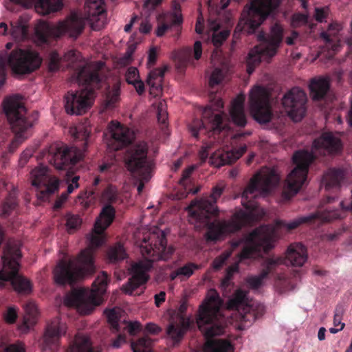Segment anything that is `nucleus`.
<instances>
[{
    "instance_id": "nucleus-1",
    "label": "nucleus",
    "mask_w": 352,
    "mask_h": 352,
    "mask_svg": "<svg viewBox=\"0 0 352 352\" xmlns=\"http://www.w3.org/2000/svg\"><path fill=\"white\" fill-rule=\"evenodd\" d=\"M224 190L225 185L222 182L218 183L212 187L208 197L192 201L188 207L189 221L197 225V227L207 228L206 237L208 241H217L228 234H234L253 220L250 212L241 210L236 212L230 220L214 219L210 221L212 217H217L219 215L217 201Z\"/></svg>"
},
{
    "instance_id": "nucleus-2",
    "label": "nucleus",
    "mask_w": 352,
    "mask_h": 352,
    "mask_svg": "<svg viewBox=\"0 0 352 352\" xmlns=\"http://www.w3.org/2000/svg\"><path fill=\"white\" fill-rule=\"evenodd\" d=\"M222 300L214 289L208 291L205 302L200 305L196 317L199 331L208 339L204 344V352H233L231 342L222 339H210L224 333L226 324L220 312Z\"/></svg>"
},
{
    "instance_id": "nucleus-3",
    "label": "nucleus",
    "mask_w": 352,
    "mask_h": 352,
    "mask_svg": "<svg viewBox=\"0 0 352 352\" xmlns=\"http://www.w3.org/2000/svg\"><path fill=\"white\" fill-rule=\"evenodd\" d=\"M140 248L144 259L132 266L133 274L122 287L126 294L132 295L136 289L147 282L146 272L153 267L155 261H167L175 252L173 247L167 246L166 234L162 230L148 233L143 238Z\"/></svg>"
},
{
    "instance_id": "nucleus-4",
    "label": "nucleus",
    "mask_w": 352,
    "mask_h": 352,
    "mask_svg": "<svg viewBox=\"0 0 352 352\" xmlns=\"http://www.w3.org/2000/svg\"><path fill=\"white\" fill-rule=\"evenodd\" d=\"M342 149L341 141L335 137L332 133H323L320 138L314 140L311 151L300 150L296 151L292 157L295 167L288 175L286 179V186L283 191V196L290 199L295 195L302 188L307 180L310 164L316 158L315 155L326 153L329 154L337 153Z\"/></svg>"
},
{
    "instance_id": "nucleus-5",
    "label": "nucleus",
    "mask_w": 352,
    "mask_h": 352,
    "mask_svg": "<svg viewBox=\"0 0 352 352\" xmlns=\"http://www.w3.org/2000/svg\"><path fill=\"white\" fill-rule=\"evenodd\" d=\"M102 63L92 69L84 65L78 69L73 78L83 87L75 91H69L65 96V109L68 114L81 115L85 113L92 104L96 87H98L101 79L100 70Z\"/></svg>"
},
{
    "instance_id": "nucleus-6",
    "label": "nucleus",
    "mask_w": 352,
    "mask_h": 352,
    "mask_svg": "<svg viewBox=\"0 0 352 352\" xmlns=\"http://www.w3.org/2000/svg\"><path fill=\"white\" fill-rule=\"evenodd\" d=\"M307 259V250L301 243L290 245L285 254V256H269L263 259L262 270L258 276H252L247 278L246 282L252 289H258L263 284V280L271 276L276 280L285 278L284 267L291 265L294 267H301Z\"/></svg>"
},
{
    "instance_id": "nucleus-7",
    "label": "nucleus",
    "mask_w": 352,
    "mask_h": 352,
    "mask_svg": "<svg viewBox=\"0 0 352 352\" xmlns=\"http://www.w3.org/2000/svg\"><path fill=\"white\" fill-rule=\"evenodd\" d=\"M276 241V232L274 228L270 226H261L244 237L232 239L230 246L234 250L243 245L237 257L239 262L245 259L254 258L262 252L268 253L274 247Z\"/></svg>"
},
{
    "instance_id": "nucleus-8",
    "label": "nucleus",
    "mask_w": 352,
    "mask_h": 352,
    "mask_svg": "<svg viewBox=\"0 0 352 352\" xmlns=\"http://www.w3.org/2000/svg\"><path fill=\"white\" fill-rule=\"evenodd\" d=\"M280 0H250L241 13L240 20L233 32V43L241 34H252L278 8Z\"/></svg>"
},
{
    "instance_id": "nucleus-9",
    "label": "nucleus",
    "mask_w": 352,
    "mask_h": 352,
    "mask_svg": "<svg viewBox=\"0 0 352 352\" xmlns=\"http://www.w3.org/2000/svg\"><path fill=\"white\" fill-rule=\"evenodd\" d=\"M95 271L94 250L87 248L80 252L76 263L72 260H60L54 270V278L58 285H73L78 279L93 274Z\"/></svg>"
},
{
    "instance_id": "nucleus-10",
    "label": "nucleus",
    "mask_w": 352,
    "mask_h": 352,
    "mask_svg": "<svg viewBox=\"0 0 352 352\" xmlns=\"http://www.w3.org/2000/svg\"><path fill=\"white\" fill-rule=\"evenodd\" d=\"M3 111L10 122V124L16 133V138L12 142L10 149L17 147L25 139L28 138L24 132L32 127L34 122L38 119V113L34 112L27 117V109L23 102V98L19 95H14L6 98L3 103Z\"/></svg>"
},
{
    "instance_id": "nucleus-11",
    "label": "nucleus",
    "mask_w": 352,
    "mask_h": 352,
    "mask_svg": "<svg viewBox=\"0 0 352 352\" xmlns=\"http://www.w3.org/2000/svg\"><path fill=\"white\" fill-rule=\"evenodd\" d=\"M22 256L19 244H8L2 256L3 270L0 271V289L7 282L19 293L28 294L31 291L30 282L19 273V260Z\"/></svg>"
},
{
    "instance_id": "nucleus-12",
    "label": "nucleus",
    "mask_w": 352,
    "mask_h": 352,
    "mask_svg": "<svg viewBox=\"0 0 352 352\" xmlns=\"http://www.w3.org/2000/svg\"><path fill=\"white\" fill-rule=\"evenodd\" d=\"M109 280L107 273L101 272L92 283L90 292L84 289H75L65 298V305L68 307H76L82 311L85 309V314H89L94 307L102 302V296L106 292Z\"/></svg>"
},
{
    "instance_id": "nucleus-13",
    "label": "nucleus",
    "mask_w": 352,
    "mask_h": 352,
    "mask_svg": "<svg viewBox=\"0 0 352 352\" xmlns=\"http://www.w3.org/2000/svg\"><path fill=\"white\" fill-rule=\"evenodd\" d=\"M258 38L261 43L249 52L246 59L247 72L250 75L261 63L262 58H270L276 54L283 41V29L280 25L275 23L271 27L269 34L261 32Z\"/></svg>"
},
{
    "instance_id": "nucleus-14",
    "label": "nucleus",
    "mask_w": 352,
    "mask_h": 352,
    "mask_svg": "<svg viewBox=\"0 0 352 352\" xmlns=\"http://www.w3.org/2000/svg\"><path fill=\"white\" fill-rule=\"evenodd\" d=\"M42 62L38 53L32 49H16L8 57L0 56V87L4 85L8 65L16 74H30L37 69Z\"/></svg>"
},
{
    "instance_id": "nucleus-15",
    "label": "nucleus",
    "mask_w": 352,
    "mask_h": 352,
    "mask_svg": "<svg viewBox=\"0 0 352 352\" xmlns=\"http://www.w3.org/2000/svg\"><path fill=\"white\" fill-rule=\"evenodd\" d=\"M334 196L328 195L321 201V208L326 204H330L334 201ZM341 210L332 209L331 207H327L324 209L320 208L315 213L305 217H300L294 219L289 223L284 221H278L276 224L278 227H285L288 230L296 229L302 223H311L316 220H320L322 223H328L336 219H342L345 217V212L352 211V200L342 201L340 203Z\"/></svg>"
},
{
    "instance_id": "nucleus-16",
    "label": "nucleus",
    "mask_w": 352,
    "mask_h": 352,
    "mask_svg": "<svg viewBox=\"0 0 352 352\" xmlns=\"http://www.w3.org/2000/svg\"><path fill=\"white\" fill-rule=\"evenodd\" d=\"M278 176L274 170L256 173L250 179L242 192L241 204L243 206L250 212L255 210L258 207L256 201L258 194L269 193L278 184Z\"/></svg>"
},
{
    "instance_id": "nucleus-17",
    "label": "nucleus",
    "mask_w": 352,
    "mask_h": 352,
    "mask_svg": "<svg viewBox=\"0 0 352 352\" xmlns=\"http://www.w3.org/2000/svg\"><path fill=\"white\" fill-rule=\"evenodd\" d=\"M84 28V21L77 14L72 13L56 25L43 23L36 28V35L43 43H47L52 37L59 38L62 36L76 39L82 34Z\"/></svg>"
},
{
    "instance_id": "nucleus-18",
    "label": "nucleus",
    "mask_w": 352,
    "mask_h": 352,
    "mask_svg": "<svg viewBox=\"0 0 352 352\" xmlns=\"http://www.w3.org/2000/svg\"><path fill=\"white\" fill-rule=\"evenodd\" d=\"M148 146L142 141L131 145L125 154V162L129 170L137 173L142 178L149 180L152 177L154 162L148 157Z\"/></svg>"
},
{
    "instance_id": "nucleus-19",
    "label": "nucleus",
    "mask_w": 352,
    "mask_h": 352,
    "mask_svg": "<svg viewBox=\"0 0 352 352\" xmlns=\"http://www.w3.org/2000/svg\"><path fill=\"white\" fill-rule=\"evenodd\" d=\"M41 159H45L58 170H66L77 164L82 157L80 150L66 144H52L41 153Z\"/></svg>"
},
{
    "instance_id": "nucleus-20",
    "label": "nucleus",
    "mask_w": 352,
    "mask_h": 352,
    "mask_svg": "<svg viewBox=\"0 0 352 352\" xmlns=\"http://www.w3.org/2000/svg\"><path fill=\"white\" fill-rule=\"evenodd\" d=\"M271 94L264 87L255 86L249 97L250 112L254 119L261 123L269 122L273 116L271 106Z\"/></svg>"
},
{
    "instance_id": "nucleus-21",
    "label": "nucleus",
    "mask_w": 352,
    "mask_h": 352,
    "mask_svg": "<svg viewBox=\"0 0 352 352\" xmlns=\"http://www.w3.org/2000/svg\"><path fill=\"white\" fill-rule=\"evenodd\" d=\"M32 185L37 188V197L45 201L50 195L58 190L59 179L51 176L46 166L40 164L31 173Z\"/></svg>"
},
{
    "instance_id": "nucleus-22",
    "label": "nucleus",
    "mask_w": 352,
    "mask_h": 352,
    "mask_svg": "<svg viewBox=\"0 0 352 352\" xmlns=\"http://www.w3.org/2000/svg\"><path fill=\"white\" fill-rule=\"evenodd\" d=\"M307 95L298 87H294L285 94L282 105L287 116L294 122L300 121L307 111Z\"/></svg>"
},
{
    "instance_id": "nucleus-23",
    "label": "nucleus",
    "mask_w": 352,
    "mask_h": 352,
    "mask_svg": "<svg viewBox=\"0 0 352 352\" xmlns=\"http://www.w3.org/2000/svg\"><path fill=\"white\" fill-rule=\"evenodd\" d=\"M228 126L223 123V117L221 114H214L211 108H206L203 112L201 120H195L190 126L192 135L197 138L199 133L202 130H208L214 134H219Z\"/></svg>"
},
{
    "instance_id": "nucleus-24",
    "label": "nucleus",
    "mask_w": 352,
    "mask_h": 352,
    "mask_svg": "<svg viewBox=\"0 0 352 352\" xmlns=\"http://www.w3.org/2000/svg\"><path fill=\"white\" fill-rule=\"evenodd\" d=\"M188 305L186 302H182L177 310L176 318H172V321L167 328V334L175 342H179L183 338L185 331L190 324V318L186 316Z\"/></svg>"
},
{
    "instance_id": "nucleus-25",
    "label": "nucleus",
    "mask_w": 352,
    "mask_h": 352,
    "mask_svg": "<svg viewBox=\"0 0 352 352\" xmlns=\"http://www.w3.org/2000/svg\"><path fill=\"white\" fill-rule=\"evenodd\" d=\"M227 307L228 309L239 311L241 310V319L244 321L254 322L256 319L257 316L253 311L252 305L248 302L246 292L241 289L237 290L228 300Z\"/></svg>"
},
{
    "instance_id": "nucleus-26",
    "label": "nucleus",
    "mask_w": 352,
    "mask_h": 352,
    "mask_svg": "<svg viewBox=\"0 0 352 352\" xmlns=\"http://www.w3.org/2000/svg\"><path fill=\"white\" fill-rule=\"evenodd\" d=\"M133 139L134 134L129 128L117 123L111 130V138L107 146L110 150L118 151L129 145Z\"/></svg>"
},
{
    "instance_id": "nucleus-27",
    "label": "nucleus",
    "mask_w": 352,
    "mask_h": 352,
    "mask_svg": "<svg viewBox=\"0 0 352 352\" xmlns=\"http://www.w3.org/2000/svg\"><path fill=\"white\" fill-rule=\"evenodd\" d=\"M65 333V324L55 319L48 324L44 335V347L52 351L58 349L59 340Z\"/></svg>"
},
{
    "instance_id": "nucleus-28",
    "label": "nucleus",
    "mask_w": 352,
    "mask_h": 352,
    "mask_svg": "<svg viewBox=\"0 0 352 352\" xmlns=\"http://www.w3.org/2000/svg\"><path fill=\"white\" fill-rule=\"evenodd\" d=\"M247 151L245 144L242 145L238 150L219 151L214 153L211 157L212 164L220 167L226 164H231L239 159Z\"/></svg>"
},
{
    "instance_id": "nucleus-29",
    "label": "nucleus",
    "mask_w": 352,
    "mask_h": 352,
    "mask_svg": "<svg viewBox=\"0 0 352 352\" xmlns=\"http://www.w3.org/2000/svg\"><path fill=\"white\" fill-rule=\"evenodd\" d=\"M84 12L87 19L94 21L104 22L106 11L103 0H86Z\"/></svg>"
},
{
    "instance_id": "nucleus-30",
    "label": "nucleus",
    "mask_w": 352,
    "mask_h": 352,
    "mask_svg": "<svg viewBox=\"0 0 352 352\" xmlns=\"http://www.w3.org/2000/svg\"><path fill=\"white\" fill-rule=\"evenodd\" d=\"M245 96L239 95L232 102L230 111L232 122L237 126L243 127L246 125L247 120L244 112Z\"/></svg>"
},
{
    "instance_id": "nucleus-31",
    "label": "nucleus",
    "mask_w": 352,
    "mask_h": 352,
    "mask_svg": "<svg viewBox=\"0 0 352 352\" xmlns=\"http://www.w3.org/2000/svg\"><path fill=\"white\" fill-rule=\"evenodd\" d=\"M344 179V171L340 168H333L329 170L323 176L322 184L324 186L325 190H338L341 183Z\"/></svg>"
},
{
    "instance_id": "nucleus-32",
    "label": "nucleus",
    "mask_w": 352,
    "mask_h": 352,
    "mask_svg": "<svg viewBox=\"0 0 352 352\" xmlns=\"http://www.w3.org/2000/svg\"><path fill=\"white\" fill-rule=\"evenodd\" d=\"M330 87V82L327 78L320 77L311 80L309 85L310 95L313 100H320L327 94Z\"/></svg>"
},
{
    "instance_id": "nucleus-33",
    "label": "nucleus",
    "mask_w": 352,
    "mask_h": 352,
    "mask_svg": "<svg viewBox=\"0 0 352 352\" xmlns=\"http://www.w3.org/2000/svg\"><path fill=\"white\" fill-rule=\"evenodd\" d=\"M167 70V67L156 68L151 70L147 77L146 83L150 86V94L152 95H158L162 89V82L164 74Z\"/></svg>"
},
{
    "instance_id": "nucleus-34",
    "label": "nucleus",
    "mask_w": 352,
    "mask_h": 352,
    "mask_svg": "<svg viewBox=\"0 0 352 352\" xmlns=\"http://www.w3.org/2000/svg\"><path fill=\"white\" fill-rule=\"evenodd\" d=\"M67 352H101V351L92 346L88 336L78 333Z\"/></svg>"
},
{
    "instance_id": "nucleus-35",
    "label": "nucleus",
    "mask_w": 352,
    "mask_h": 352,
    "mask_svg": "<svg viewBox=\"0 0 352 352\" xmlns=\"http://www.w3.org/2000/svg\"><path fill=\"white\" fill-rule=\"evenodd\" d=\"M116 210L112 205L105 204L102 208L100 216L96 221V228L100 232L104 231L113 221Z\"/></svg>"
},
{
    "instance_id": "nucleus-36",
    "label": "nucleus",
    "mask_w": 352,
    "mask_h": 352,
    "mask_svg": "<svg viewBox=\"0 0 352 352\" xmlns=\"http://www.w3.org/2000/svg\"><path fill=\"white\" fill-rule=\"evenodd\" d=\"M63 7V0H37L35 3L36 12L43 15L58 12Z\"/></svg>"
},
{
    "instance_id": "nucleus-37",
    "label": "nucleus",
    "mask_w": 352,
    "mask_h": 352,
    "mask_svg": "<svg viewBox=\"0 0 352 352\" xmlns=\"http://www.w3.org/2000/svg\"><path fill=\"white\" fill-rule=\"evenodd\" d=\"M160 23L156 30V35L159 37L162 36L167 31L172 30L175 32V36L179 37L182 32V26L179 24H174L173 20H168V17L164 14L160 15Z\"/></svg>"
},
{
    "instance_id": "nucleus-38",
    "label": "nucleus",
    "mask_w": 352,
    "mask_h": 352,
    "mask_svg": "<svg viewBox=\"0 0 352 352\" xmlns=\"http://www.w3.org/2000/svg\"><path fill=\"white\" fill-rule=\"evenodd\" d=\"M339 31V25L337 24H331L327 32H322L320 37L324 41L327 45L330 46L333 51L337 50L339 47V38L338 32Z\"/></svg>"
},
{
    "instance_id": "nucleus-39",
    "label": "nucleus",
    "mask_w": 352,
    "mask_h": 352,
    "mask_svg": "<svg viewBox=\"0 0 352 352\" xmlns=\"http://www.w3.org/2000/svg\"><path fill=\"white\" fill-rule=\"evenodd\" d=\"M126 256L125 249L120 243L110 246L107 251V258L111 263H118L125 259Z\"/></svg>"
},
{
    "instance_id": "nucleus-40",
    "label": "nucleus",
    "mask_w": 352,
    "mask_h": 352,
    "mask_svg": "<svg viewBox=\"0 0 352 352\" xmlns=\"http://www.w3.org/2000/svg\"><path fill=\"white\" fill-rule=\"evenodd\" d=\"M201 269V265L192 262H188L184 265L177 268L171 272L170 278L175 280L177 277H183L186 279L189 278L195 272V271Z\"/></svg>"
},
{
    "instance_id": "nucleus-41",
    "label": "nucleus",
    "mask_w": 352,
    "mask_h": 352,
    "mask_svg": "<svg viewBox=\"0 0 352 352\" xmlns=\"http://www.w3.org/2000/svg\"><path fill=\"white\" fill-rule=\"evenodd\" d=\"M18 207V201L16 199V192L13 190L8 193L2 204L1 217L6 218L12 214V213L16 210Z\"/></svg>"
},
{
    "instance_id": "nucleus-42",
    "label": "nucleus",
    "mask_w": 352,
    "mask_h": 352,
    "mask_svg": "<svg viewBox=\"0 0 352 352\" xmlns=\"http://www.w3.org/2000/svg\"><path fill=\"white\" fill-rule=\"evenodd\" d=\"M23 307L25 312V316L23 319V325L29 328L30 324H33L36 322L38 314L37 306L34 302L30 301L26 302Z\"/></svg>"
},
{
    "instance_id": "nucleus-43",
    "label": "nucleus",
    "mask_w": 352,
    "mask_h": 352,
    "mask_svg": "<svg viewBox=\"0 0 352 352\" xmlns=\"http://www.w3.org/2000/svg\"><path fill=\"white\" fill-rule=\"evenodd\" d=\"M194 170L193 167H188L182 172V177L179 180V184L184 188V196L186 197L188 194H196L199 188L192 189L190 186L189 178Z\"/></svg>"
},
{
    "instance_id": "nucleus-44",
    "label": "nucleus",
    "mask_w": 352,
    "mask_h": 352,
    "mask_svg": "<svg viewBox=\"0 0 352 352\" xmlns=\"http://www.w3.org/2000/svg\"><path fill=\"white\" fill-rule=\"evenodd\" d=\"M163 14L168 17V20H173L174 24H179L182 26L183 23L182 8L179 3L177 0L172 1L171 10L170 12L164 13Z\"/></svg>"
},
{
    "instance_id": "nucleus-45",
    "label": "nucleus",
    "mask_w": 352,
    "mask_h": 352,
    "mask_svg": "<svg viewBox=\"0 0 352 352\" xmlns=\"http://www.w3.org/2000/svg\"><path fill=\"white\" fill-rule=\"evenodd\" d=\"M192 50L190 47H185L176 52L175 60L178 67H185L191 60Z\"/></svg>"
},
{
    "instance_id": "nucleus-46",
    "label": "nucleus",
    "mask_w": 352,
    "mask_h": 352,
    "mask_svg": "<svg viewBox=\"0 0 352 352\" xmlns=\"http://www.w3.org/2000/svg\"><path fill=\"white\" fill-rule=\"evenodd\" d=\"M152 340L148 336H143L135 342H131V349L133 352H152Z\"/></svg>"
},
{
    "instance_id": "nucleus-47",
    "label": "nucleus",
    "mask_w": 352,
    "mask_h": 352,
    "mask_svg": "<svg viewBox=\"0 0 352 352\" xmlns=\"http://www.w3.org/2000/svg\"><path fill=\"white\" fill-rule=\"evenodd\" d=\"M117 199V189L112 185H109L102 192L101 201L105 204L112 205Z\"/></svg>"
},
{
    "instance_id": "nucleus-48",
    "label": "nucleus",
    "mask_w": 352,
    "mask_h": 352,
    "mask_svg": "<svg viewBox=\"0 0 352 352\" xmlns=\"http://www.w3.org/2000/svg\"><path fill=\"white\" fill-rule=\"evenodd\" d=\"M104 313L107 318L108 322L111 324V329L116 332L119 331V312L117 309H106Z\"/></svg>"
},
{
    "instance_id": "nucleus-49",
    "label": "nucleus",
    "mask_w": 352,
    "mask_h": 352,
    "mask_svg": "<svg viewBox=\"0 0 352 352\" xmlns=\"http://www.w3.org/2000/svg\"><path fill=\"white\" fill-rule=\"evenodd\" d=\"M82 223V219L78 214H68L66 216V226L69 233L72 234L78 229Z\"/></svg>"
},
{
    "instance_id": "nucleus-50",
    "label": "nucleus",
    "mask_w": 352,
    "mask_h": 352,
    "mask_svg": "<svg viewBox=\"0 0 352 352\" xmlns=\"http://www.w3.org/2000/svg\"><path fill=\"white\" fill-rule=\"evenodd\" d=\"M120 90L118 85L113 87L112 89L107 95V105L109 107H113L119 101Z\"/></svg>"
},
{
    "instance_id": "nucleus-51",
    "label": "nucleus",
    "mask_w": 352,
    "mask_h": 352,
    "mask_svg": "<svg viewBox=\"0 0 352 352\" xmlns=\"http://www.w3.org/2000/svg\"><path fill=\"white\" fill-rule=\"evenodd\" d=\"M224 78L223 71L220 68H215L209 78V86L213 88L214 86L219 85Z\"/></svg>"
},
{
    "instance_id": "nucleus-52",
    "label": "nucleus",
    "mask_w": 352,
    "mask_h": 352,
    "mask_svg": "<svg viewBox=\"0 0 352 352\" xmlns=\"http://www.w3.org/2000/svg\"><path fill=\"white\" fill-rule=\"evenodd\" d=\"M104 231H100L98 229L96 228V223L94 224V228L93 230V233L90 238L91 245L95 248L100 247L104 242V236H103Z\"/></svg>"
},
{
    "instance_id": "nucleus-53",
    "label": "nucleus",
    "mask_w": 352,
    "mask_h": 352,
    "mask_svg": "<svg viewBox=\"0 0 352 352\" xmlns=\"http://www.w3.org/2000/svg\"><path fill=\"white\" fill-rule=\"evenodd\" d=\"M239 261L234 263L232 265L229 266L226 272L225 277L222 280V284L225 286L228 285L229 282L231 280V279L233 277V275L238 272L239 270Z\"/></svg>"
},
{
    "instance_id": "nucleus-54",
    "label": "nucleus",
    "mask_w": 352,
    "mask_h": 352,
    "mask_svg": "<svg viewBox=\"0 0 352 352\" xmlns=\"http://www.w3.org/2000/svg\"><path fill=\"white\" fill-rule=\"evenodd\" d=\"M11 25L10 33L13 37L24 38L27 36L28 29L26 26L21 24L15 26L11 24Z\"/></svg>"
},
{
    "instance_id": "nucleus-55",
    "label": "nucleus",
    "mask_w": 352,
    "mask_h": 352,
    "mask_svg": "<svg viewBox=\"0 0 352 352\" xmlns=\"http://www.w3.org/2000/svg\"><path fill=\"white\" fill-rule=\"evenodd\" d=\"M1 352H26V349L23 342L17 341L6 346Z\"/></svg>"
},
{
    "instance_id": "nucleus-56",
    "label": "nucleus",
    "mask_w": 352,
    "mask_h": 352,
    "mask_svg": "<svg viewBox=\"0 0 352 352\" xmlns=\"http://www.w3.org/2000/svg\"><path fill=\"white\" fill-rule=\"evenodd\" d=\"M125 78L128 84H133L140 79L138 69L134 67L128 68L125 74Z\"/></svg>"
},
{
    "instance_id": "nucleus-57",
    "label": "nucleus",
    "mask_w": 352,
    "mask_h": 352,
    "mask_svg": "<svg viewBox=\"0 0 352 352\" xmlns=\"http://www.w3.org/2000/svg\"><path fill=\"white\" fill-rule=\"evenodd\" d=\"M60 56L56 52H53L50 54V61L48 64V68L50 72H56L60 68Z\"/></svg>"
},
{
    "instance_id": "nucleus-58",
    "label": "nucleus",
    "mask_w": 352,
    "mask_h": 352,
    "mask_svg": "<svg viewBox=\"0 0 352 352\" xmlns=\"http://www.w3.org/2000/svg\"><path fill=\"white\" fill-rule=\"evenodd\" d=\"M229 32L227 30H223L219 33L214 34L212 38V41L215 47H219L222 45L223 42L229 36Z\"/></svg>"
},
{
    "instance_id": "nucleus-59",
    "label": "nucleus",
    "mask_w": 352,
    "mask_h": 352,
    "mask_svg": "<svg viewBox=\"0 0 352 352\" xmlns=\"http://www.w3.org/2000/svg\"><path fill=\"white\" fill-rule=\"evenodd\" d=\"M16 318L17 312L14 307H9L4 314V319L9 324L14 323Z\"/></svg>"
},
{
    "instance_id": "nucleus-60",
    "label": "nucleus",
    "mask_w": 352,
    "mask_h": 352,
    "mask_svg": "<svg viewBox=\"0 0 352 352\" xmlns=\"http://www.w3.org/2000/svg\"><path fill=\"white\" fill-rule=\"evenodd\" d=\"M90 135V131L85 127H78L76 128V132L75 133V138L80 139L82 140H85L87 144V141Z\"/></svg>"
},
{
    "instance_id": "nucleus-61",
    "label": "nucleus",
    "mask_w": 352,
    "mask_h": 352,
    "mask_svg": "<svg viewBox=\"0 0 352 352\" xmlns=\"http://www.w3.org/2000/svg\"><path fill=\"white\" fill-rule=\"evenodd\" d=\"M157 120L160 123L166 124V120L168 118V113L164 109L163 104H160L157 107Z\"/></svg>"
},
{
    "instance_id": "nucleus-62",
    "label": "nucleus",
    "mask_w": 352,
    "mask_h": 352,
    "mask_svg": "<svg viewBox=\"0 0 352 352\" xmlns=\"http://www.w3.org/2000/svg\"><path fill=\"white\" fill-rule=\"evenodd\" d=\"M126 328H127V331L129 333V334L131 336H133L137 332L141 331L142 325L138 321L129 322L127 324Z\"/></svg>"
},
{
    "instance_id": "nucleus-63",
    "label": "nucleus",
    "mask_w": 352,
    "mask_h": 352,
    "mask_svg": "<svg viewBox=\"0 0 352 352\" xmlns=\"http://www.w3.org/2000/svg\"><path fill=\"white\" fill-rule=\"evenodd\" d=\"M228 256H229V255L228 254L226 256H220L219 257H217L214 260L213 263H212L214 269L216 270H220L224 265V263Z\"/></svg>"
},
{
    "instance_id": "nucleus-64",
    "label": "nucleus",
    "mask_w": 352,
    "mask_h": 352,
    "mask_svg": "<svg viewBox=\"0 0 352 352\" xmlns=\"http://www.w3.org/2000/svg\"><path fill=\"white\" fill-rule=\"evenodd\" d=\"M202 54V44L199 41H195L193 47V56L196 60H199Z\"/></svg>"
}]
</instances>
